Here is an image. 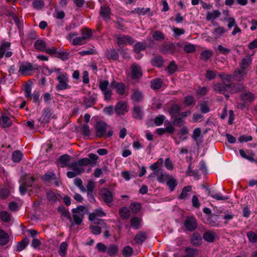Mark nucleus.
<instances>
[{"label": "nucleus", "mask_w": 257, "mask_h": 257, "mask_svg": "<svg viewBox=\"0 0 257 257\" xmlns=\"http://www.w3.org/2000/svg\"><path fill=\"white\" fill-rule=\"evenodd\" d=\"M11 46V43L9 42H4L0 46V59L2 58L7 50Z\"/></svg>", "instance_id": "47"}, {"label": "nucleus", "mask_w": 257, "mask_h": 257, "mask_svg": "<svg viewBox=\"0 0 257 257\" xmlns=\"http://www.w3.org/2000/svg\"><path fill=\"white\" fill-rule=\"evenodd\" d=\"M162 52L163 54H173L176 51V48L174 44H166L162 46Z\"/></svg>", "instance_id": "22"}, {"label": "nucleus", "mask_w": 257, "mask_h": 257, "mask_svg": "<svg viewBox=\"0 0 257 257\" xmlns=\"http://www.w3.org/2000/svg\"><path fill=\"white\" fill-rule=\"evenodd\" d=\"M130 207L133 213H137L141 209L142 205L139 202H133L131 203Z\"/></svg>", "instance_id": "51"}, {"label": "nucleus", "mask_w": 257, "mask_h": 257, "mask_svg": "<svg viewBox=\"0 0 257 257\" xmlns=\"http://www.w3.org/2000/svg\"><path fill=\"white\" fill-rule=\"evenodd\" d=\"M186 254L183 257H195L197 254V250L192 248H187L185 249Z\"/></svg>", "instance_id": "57"}, {"label": "nucleus", "mask_w": 257, "mask_h": 257, "mask_svg": "<svg viewBox=\"0 0 257 257\" xmlns=\"http://www.w3.org/2000/svg\"><path fill=\"white\" fill-rule=\"evenodd\" d=\"M166 184L169 187L170 191L172 192L175 190V188L177 186L178 181L175 178L171 176L166 182Z\"/></svg>", "instance_id": "26"}, {"label": "nucleus", "mask_w": 257, "mask_h": 257, "mask_svg": "<svg viewBox=\"0 0 257 257\" xmlns=\"http://www.w3.org/2000/svg\"><path fill=\"white\" fill-rule=\"evenodd\" d=\"M131 74L133 79L140 78L143 75L141 67L136 63L133 64L131 66Z\"/></svg>", "instance_id": "8"}, {"label": "nucleus", "mask_w": 257, "mask_h": 257, "mask_svg": "<svg viewBox=\"0 0 257 257\" xmlns=\"http://www.w3.org/2000/svg\"><path fill=\"white\" fill-rule=\"evenodd\" d=\"M151 62L153 66L161 67L163 65L164 61L162 57L156 56L152 60Z\"/></svg>", "instance_id": "39"}, {"label": "nucleus", "mask_w": 257, "mask_h": 257, "mask_svg": "<svg viewBox=\"0 0 257 257\" xmlns=\"http://www.w3.org/2000/svg\"><path fill=\"white\" fill-rule=\"evenodd\" d=\"M88 160L87 159H81L77 162H74L69 165V167L79 175L84 172L83 166L88 165Z\"/></svg>", "instance_id": "5"}, {"label": "nucleus", "mask_w": 257, "mask_h": 257, "mask_svg": "<svg viewBox=\"0 0 257 257\" xmlns=\"http://www.w3.org/2000/svg\"><path fill=\"white\" fill-rule=\"evenodd\" d=\"M215 234L212 231H208L203 234V238L205 240L209 242H212L214 241Z\"/></svg>", "instance_id": "37"}, {"label": "nucleus", "mask_w": 257, "mask_h": 257, "mask_svg": "<svg viewBox=\"0 0 257 257\" xmlns=\"http://www.w3.org/2000/svg\"><path fill=\"white\" fill-rule=\"evenodd\" d=\"M246 236L248 241L252 243L257 242V232L255 233L252 231H249L246 233Z\"/></svg>", "instance_id": "44"}, {"label": "nucleus", "mask_w": 257, "mask_h": 257, "mask_svg": "<svg viewBox=\"0 0 257 257\" xmlns=\"http://www.w3.org/2000/svg\"><path fill=\"white\" fill-rule=\"evenodd\" d=\"M135 12L139 15H145L148 14L149 17L153 15V13L150 8H138L135 9Z\"/></svg>", "instance_id": "30"}, {"label": "nucleus", "mask_w": 257, "mask_h": 257, "mask_svg": "<svg viewBox=\"0 0 257 257\" xmlns=\"http://www.w3.org/2000/svg\"><path fill=\"white\" fill-rule=\"evenodd\" d=\"M116 88V91L119 95H123L125 92V85L122 83L113 82L112 84Z\"/></svg>", "instance_id": "38"}, {"label": "nucleus", "mask_w": 257, "mask_h": 257, "mask_svg": "<svg viewBox=\"0 0 257 257\" xmlns=\"http://www.w3.org/2000/svg\"><path fill=\"white\" fill-rule=\"evenodd\" d=\"M146 49V44L145 43L138 42L134 46V50L135 53L139 54L141 51Z\"/></svg>", "instance_id": "50"}, {"label": "nucleus", "mask_w": 257, "mask_h": 257, "mask_svg": "<svg viewBox=\"0 0 257 257\" xmlns=\"http://www.w3.org/2000/svg\"><path fill=\"white\" fill-rule=\"evenodd\" d=\"M192 190L191 186H187L184 187L182 190L180 195L179 196L180 199H184L186 198L188 195H189V192H190Z\"/></svg>", "instance_id": "40"}, {"label": "nucleus", "mask_w": 257, "mask_h": 257, "mask_svg": "<svg viewBox=\"0 0 257 257\" xmlns=\"http://www.w3.org/2000/svg\"><path fill=\"white\" fill-rule=\"evenodd\" d=\"M208 195L211 196L212 198L217 200H226L229 199L228 197L223 196L221 193H213L211 192L208 189Z\"/></svg>", "instance_id": "43"}, {"label": "nucleus", "mask_w": 257, "mask_h": 257, "mask_svg": "<svg viewBox=\"0 0 257 257\" xmlns=\"http://www.w3.org/2000/svg\"><path fill=\"white\" fill-rule=\"evenodd\" d=\"M0 124L3 127H8L12 124V121L8 116L3 115L0 119Z\"/></svg>", "instance_id": "36"}, {"label": "nucleus", "mask_w": 257, "mask_h": 257, "mask_svg": "<svg viewBox=\"0 0 257 257\" xmlns=\"http://www.w3.org/2000/svg\"><path fill=\"white\" fill-rule=\"evenodd\" d=\"M240 98L242 100L246 102H251L255 99V96L251 92H245L240 95Z\"/></svg>", "instance_id": "20"}, {"label": "nucleus", "mask_w": 257, "mask_h": 257, "mask_svg": "<svg viewBox=\"0 0 257 257\" xmlns=\"http://www.w3.org/2000/svg\"><path fill=\"white\" fill-rule=\"evenodd\" d=\"M107 129V124L103 121L97 122L96 126V135L97 137L109 138L113 135V131L111 130H109L107 133L106 131Z\"/></svg>", "instance_id": "3"}, {"label": "nucleus", "mask_w": 257, "mask_h": 257, "mask_svg": "<svg viewBox=\"0 0 257 257\" xmlns=\"http://www.w3.org/2000/svg\"><path fill=\"white\" fill-rule=\"evenodd\" d=\"M247 74V71L242 69L236 68L233 74V77L234 80L237 81H242L243 80Z\"/></svg>", "instance_id": "14"}, {"label": "nucleus", "mask_w": 257, "mask_h": 257, "mask_svg": "<svg viewBox=\"0 0 257 257\" xmlns=\"http://www.w3.org/2000/svg\"><path fill=\"white\" fill-rule=\"evenodd\" d=\"M29 243V239L27 237L24 238L17 245V251H21L25 249Z\"/></svg>", "instance_id": "33"}, {"label": "nucleus", "mask_w": 257, "mask_h": 257, "mask_svg": "<svg viewBox=\"0 0 257 257\" xmlns=\"http://www.w3.org/2000/svg\"><path fill=\"white\" fill-rule=\"evenodd\" d=\"M177 66L174 61L171 62L169 66L166 68V70L170 74H173L177 70Z\"/></svg>", "instance_id": "59"}, {"label": "nucleus", "mask_w": 257, "mask_h": 257, "mask_svg": "<svg viewBox=\"0 0 257 257\" xmlns=\"http://www.w3.org/2000/svg\"><path fill=\"white\" fill-rule=\"evenodd\" d=\"M175 128L171 124L165 128H159L157 130V133L159 135H162L166 133H169L171 134L174 132Z\"/></svg>", "instance_id": "34"}, {"label": "nucleus", "mask_w": 257, "mask_h": 257, "mask_svg": "<svg viewBox=\"0 0 257 257\" xmlns=\"http://www.w3.org/2000/svg\"><path fill=\"white\" fill-rule=\"evenodd\" d=\"M172 118H173L172 123L175 126H180L185 123V121L182 119V117H181L179 115L172 116Z\"/></svg>", "instance_id": "45"}, {"label": "nucleus", "mask_w": 257, "mask_h": 257, "mask_svg": "<svg viewBox=\"0 0 257 257\" xmlns=\"http://www.w3.org/2000/svg\"><path fill=\"white\" fill-rule=\"evenodd\" d=\"M143 98V94L141 92L139 91H135L132 94L131 98L132 99L136 102H139L142 100Z\"/></svg>", "instance_id": "49"}, {"label": "nucleus", "mask_w": 257, "mask_h": 257, "mask_svg": "<svg viewBox=\"0 0 257 257\" xmlns=\"http://www.w3.org/2000/svg\"><path fill=\"white\" fill-rule=\"evenodd\" d=\"M96 98L92 96L84 98V102L87 107H91L95 103Z\"/></svg>", "instance_id": "61"}, {"label": "nucleus", "mask_w": 257, "mask_h": 257, "mask_svg": "<svg viewBox=\"0 0 257 257\" xmlns=\"http://www.w3.org/2000/svg\"><path fill=\"white\" fill-rule=\"evenodd\" d=\"M39 69L37 64H32L28 62H23L20 64L19 72L24 76L30 74V72Z\"/></svg>", "instance_id": "4"}, {"label": "nucleus", "mask_w": 257, "mask_h": 257, "mask_svg": "<svg viewBox=\"0 0 257 257\" xmlns=\"http://www.w3.org/2000/svg\"><path fill=\"white\" fill-rule=\"evenodd\" d=\"M156 176L157 177V180L160 183H164L167 182L169 179L171 175L167 174L162 169H158L157 171H155Z\"/></svg>", "instance_id": "13"}, {"label": "nucleus", "mask_w": 257, "mask_h": 257, "mask_svg": "<svg viewBox=\"0 0 257 257\" xmlns=\"http://www.w3.org/2000/svg\"><path fill=\"white\" fill-rule=\"evenodd\" d=\"M225 32V29L223 27H219L214 29L212 32L214 38L216 39L222 36Z\"/></svg>", "instance_id": "48"}, {"label": "nucleus", "mask_w": 257, "mask_h": 257, "mask_svg": "<svg viewBox=\"0 0 257 257\" xmlns=\"http://www.w3.org/2000/svg\"><path fill=\"white\" fill-rule=\"evenodd\" d=\"M151 88L153 89H158L162 86V81L159 78L154 79L151 82Z\"/></svg>", "instance_id": "46"}, {"label": "nucleus", "mask_w": 257, "mask_h": 257, "mask_svg": "<svg viewBox=\"0 0 257 257\" xmlns=\"http://www.w3.org/2000/svg\"><path fill=\"white\" fill-rule=\"evenodd\" d=\"M12 160L15 163L20 162L23 158V154L20 151H15L12 154Z\"/></svg>", "instance_id": "42"}, {"label": "nucleus", "mask_w": 257, "mask_h": 257, "mask_svg": "<svg viewBox=\"0 0 257 257\" xmlns=\"http://www.w3.org/2000/svg\"><path fill=\"white\" fill-rule=\"evenodd\" d=\"M110 14V9L107 5H104L100 7L99 14L104 20L109 19Z\"/></svg>", "instance_id": "15"}, {"label": "nucleus", "mask_w": 257, "mask_h": 257, "mask_svg": "<svg viewBox=\"0 0 257 257\" xmlns=\"http://www.w3.org/2000/svg\"><path fill=\"white\" fill-rule=\"evenodd\" d=\"M239 152L240 156L242 158L246 159L251 162H255L257 163V159L255 160L254 159V154L253 153L248 152V154H247L243 150H240Z\"/></svg>", "instance_id": "32"}, {"label": "nucleus", "mask_w": 257, "mask_h": 257, "mask_svg": "<svg viewBox=\"0 0 257 257\" xmlns=\"http://www.w3.org/2000/svg\"><path fill=\"white\" fill-rule=\"evenodd\" d=\"M153 38L154 40L158 41H161L165 39V36L163 32L160 31H156L153 34Z\"/></svg>", "instance_id": "52"}, {"label": "nucleus", "mask_w": 257, "mask_h": 257, "mask_svg": "<svg viewBox=\"0 0 257 257\" xmlns=\"http://www.w3.org/2000/svg\"><path fill=\"white\" fill-rule=\"evenodd\" d=\"M221 15V13L219 10H213L212 12H208L206 14V20L210 21L219 18Z\"/></svg>", "instance_id": "35"}, {"label": "nucleus", "mask_w": 257, "mask_h": 257, "mask_svg": "<svg viewBox=\"0 0 257 257\" xmlns=\"http://www.w3.org/2000/svg\"><path fill=\"white\" fill-rule=\"evenodd\" d=\"M212 55V52L211 50H205L201 52L200 58L201 59L207 61Z\"/></svg>", "instance_id": "55"}, {"label": "nucleus", "mask_w": 257, "mask_h": 257, "mask_svg": "<svg viewBox=\"0 0 257 257\" xmlns=\"http://www.w3.org/2000/svg\"><path fill=\"white\" fill-rule=\"evenodd\" d=\"M39 179L37 177L26 175L23 179L22 184L19 187L21 194L24 195L26 192L29 191V188H40L41 185L37 183Z\"/></svg>", "instance_id": "1"}, {"label": "nucleus", "mask_w": 257, "mask_h": 257, "mask_svg": "<svg viewBox=\"0 0 257 257\" xmlns=\"http://www.w3.org/2000/svg\"><path fill=\"white\" fill-rule=\"evenodd\" d=\"M0 217L3 221L9 222L11 220L10 213L6 211H3L0 213Z\"/></svg>", "instance_id": "58"}, {"label": "nucleus", "mask_w": 257, "mask_h": 257, "mask_svg": "<svg viewBox=\"0 0 257 257\" xmlns=\"http://www.w3.org/2000/svg\"><path fill=\"white\" fill-rule=\"evenodd\" d=\"M105 55L108 59H113L114 60H117L119 57L118 53L114 49L107 50Z\"/></svg>", "instance_id": "28"}, {"label": "nucleus", "mask_w": 257, "mask_h": 257, "mask_svg": "<svg viewBox=\"0 0 257 257\" xmlns=\"http://www.w3.org/2000/svg\"><path fill=\"white\" fill-rule=\"evenodd\" d=\"M228 86V92L232 94L239 93L243 91L245 87L244 84L242 83H229Z\"/></svg>", "instance_id": "11"}, {"label": "nucleus", "mask_w": 257, "mask_h": 257, "mask_svg": "<svg viewBox=\"0 0 257 257\" xmlns=\"http://www.w3.org/2000/svg\"><path fill=\"white\" fill-rule=\"evenodd\" d=\"M141 221L142 219L135 216L132 217L130 220L131 227L134 229H139L141 227Z\"/></svg>", "instance_id": "19"}, {"label": "nucleus", "mask_w": 257, "mask_h": 257, "mask_svg": "<svg viewBox=\"0 0 257 257\" xmlns=\"http://www.w3.org/2000/svg\"><path fill=\"white\" fill-rule=\"evenodd\" d=\"M128 111L125 101H120L115 106V112L118 115H123Z\"/></svg>", "instance_id": "10"}, {"label": "nucleus", "mask_w": 257, "mask_h": 257, "mask_svg": "<svg viewBox=\"0 0 257 257\" xmlns=\"http://www.w3.org/2000/svg\"><path fill=\"white\" fill-rule=\"evenodd\" d=\"M119 213L120 217L122 219H128L131 215V212L129 209L125 206L122 207L119 209Z\"/></svg>", "instance_id": "31"}, {"label": "nucleus", "mask_w": 257, "mask_h": 257, "mask_svg": "<svg viewBox=\"0 0 257 257\" xmlns=\"http://www.w3.org/2000/svg\"><path fill=\"white\" fill-rule=\"evenodd\" d=\"M214 90L219 94H225L228 92V84L223 83H217L213 85Z\"/></svg>", "instance_id": "12"}, {"label": "nucleus", "mask_w": 257, "mask_h": 257, "mask_svg": "<svg viewBox=\"0 0 257 257\" xmlns=\"http://www.w3.org/2000/svg\"><path fill=\"white\" fill-rule=\"evenodd\" d=\"M32 5L34 9L41 10L44 7L45 3L43 0H35Z\"/></svg>", "instance_id": "56"}, {"label": "nucleus", "mask_w": 257, "mask_h": 257, "mask_svg": "<svg viewBox=\"0 0 257 257\" xmlns=\"http://www.w3.org/2000/svg\"><path fill=\"white\" fill-rule=\"evenodd\" d=\"M109 82L108 80L100 81L99 88L101 91H104L108 89Z\"/></svg>", "instance_id": "63"}, {"label": "nucleus", "mask_w": 257, "mask_h": 257, "mask_svg": "<svg viewBox=\"0 0 257 257\" xmlns=\"http://www.w3.org/2000/svg\"><path fill=\"white\" fill-rule=\"evenodd\" d=\"M87 194H90L93 193V190L95 188V183L92 180H89L86 186Z\"/></svg>", "instance_id": "62"}, {"label": "nucleus", "mask_w": 257, "mask_h": 257, "mask_svg": "<svg viewBox=\"0 0 257 257\" xmlns=\"http://www.w3.org/2000/svg\"><path fill=\"white\" fill-rule=\"evenodd\" d=\"M82 37L87 42L93 37L92 31L89 28H84L81 30Z\"/></svg>", "instance_id": "25"}, {"label": "nucleus", "mask_w": 257, "mask_h": 257, "mask_svg": "<svg viewBox=\"0 0 257 257\" xmlns=\"http://www.w3.org/2000/svg\"><path fill=\"white\" fill-rule=\"evenodd\" d=\"M148 238L146 232L141 231L136 234L135 237V240L137 244H142V243Z\"/></svg>", "instance_id": "18"}, {"label": "nucleus", "mask_w": 257, "mask_h": 257, "mask_svg": "<svg viewBox=\"0 0 257 257\" xmlns=\"http://www.w3.org/2000/svg\"><path fill=\"white\" fill-rule=\"evenodd\" d=\"M184 226L190 231H193L197 227V221L194 217L187 216L184 221Z\"/></svg>", "instance_id": "7"}, {"label": "nucleus", "mask_w": 257, "mask_h": 257, "mask_svg": "<svg viewBox=\"0 0 257 257\" xmlns=\"http://www.w3.org/2000/svg\"><path fill=\"white\" fill-rule=\"evenodd\" d=\"M132 114L135 118L142 119L143 117L144 112L140 106H135L134 107Z\"/></svg>", "instance_id": "21"}, {"label": "nucleus", "mask_w": 257, "mask_h": 257, "mask_svg": "<svg viewBox=\"0 0 257 257\" xmlns=\"http://www.w3.org/2000/svg\"><path fill=\"white\" fill-rule=\"evenodd\" d=\"M251 62V58L249 56H246L245 57L242 59L239 63L240 69L246 71L247 68L250 65Z\"/></svg>", "instance_id": "16"}, {"label": "nucleus", "mask_w": 257, "mask_h": 257, "mask_svg": "<svg viewBox=\"0 0 257 257\" xmlns=\"http://www.w3.org/2000/svg\"><path fill=\"white\" fill-rule=\"evenodd\" d=\"M69 76L66 72L59 73L57 77L58 83L56 86V89L58 91L64 90L70 88L69 85Z\"/></svg>", "instance_id": "2"}, {"label": "nucleus", "mask_w": 257, "mask_h": 257, "mask_svg": "<svg viewBox=\"0 0 257 257\" xmlns=\"http://www.w3.org/2000/svg\"><path fill=\"white\" fill-rule=\"evenodd\" d=\"M100 196L101 199L107 205L111 203L113 200L112 192L106 188H102L100 191Z\"/></svg>", "instance_id": "6"}, {"label": "nucleus", "mask_w": 257, "mask_h": 257, "mask_svg": "<svg viewBox=\"0 0 257 257\" xmlns=\"http://www.w3.org/2000/svg\"><path fill=\"white\" fill-rule=\"evenodd\" d=\"M88 157L89 158H83V159H87L88 160V165H90L91 166H95L97 162L98 157L96 155L92 153L89 154Z\"/></svg>", "instance_id": "41"}, {"label": "nucleus", "mask_w": 257, "mask_h": 257, "mask_svg": "<svg viewBox=\"0 0 257 257\" xmlns=\"http://www.w3.org/2000/svg\"><path fill=\"white\" fill-rule=\"evenodd\" d=\"M118 252L117 246L115 244H111L107 249V254L110 256L115 255Z\"/></svg>", "instance_id": "53"}, {"label": "nucleus", "mask_w": 257, "mask_h": 257, "mask_svg": "<svg viewBox=\"0 0 257 257\" xmlns=\"http://www.w3.org/2000/svg\"><path fill=\"white\" fill-rule=\"evenodd\" d=\"M86 43L87 41L82 36L75 38L72 41V44L74 46L82 45Z\"/></svg>", "instance_id": "54"}, {"label": "nucleus", "mask_w": 257, "mask_h": 257, "mask_svg": "<svg viewBox=\"0 0 257 257\" xmlns=\"http://www.w3.org/2000/svg\"><path fill=\"white\" fill-rule=\"evenodd\" d=\"M133 248L130 246L124 247L122 251V254L124 257H130L133 254Z\"/></svg>", "instance_id": "60"}, {"label": "nucleus", "mask_w": 257, "mask_h": 257, "mask_svg": "<svg viewBox=\"0 0 257 257\" xmlns=\"http://www.w3.org/2000/svg\"><path fill=\"white\" fill-rule=\"evenodd\" d=\"M116 39L118 45H132L135 42L134 39L128 35H119L117 36Z\"/></svg>", "instance_id": "9"}, {"label": "nucleus", "mask_w": 257, "mask_h": 257, "mask_svg": "<svg viewBox=\"0 0 257 257\" xmlns=\"http://www.w3.org/2000/svg\"><path fill=\"white\" fill-rule=\"evenodd\" d=\"M9 241L8 234L4 230L0 229V245H6Z\"/></svg>", "instance_id": "23"}, {"label": "nucleus", "mask_w": 257, "mask_h": 257, "mask_svg": "<svg viewBox=\"0 0 257 257\" xmlns=\"http://www.w3.org/2000/svg\"><path fill=\"white\" fill-rule=\"evenodd\" d=\"M34 48L39 52H44L47 47L46 42L42 39H38L34 43Z\"/></svg>", "instance_id": "17"}, {"label": "nucleus", "mask_w": 257, "mask_h": 257, "mask_svg": "<svg viewBox=\"0 0 257 257\" xmlns=\"http://www.w3.org/2000/svg\"><path fill=\"white\" fill-rule=\"evenodd\" d=\"M68 244L66 242H63L61 243L59 248V254L64 255L67 249Z\"/></svg>", "instance_id": "64"}, {"label": "nucleus", "mask_w": 257, "mask_h": 257, "mask_svg": "<svg viewBox=\"0 0 257 257\" xmlns=\"http://www.w3.org/2000/svg\"><path fill=\"white\" fill-rule=\"evenodd\" d=\"M70 159V156L67 154H65L61 156L58 159V162L61 164V167L66 166L69 167L70 164L68 162Z\"/></svg>", "instance_id": "27"}, {"label": "nucleus", "mask_w": 257, "mask_h": 257, "mask_svg": "<svg viewBox=\"0 0 257 257\" xmlns=\"http://www.w3.org/2000/svg\"><path fill=\"white\" fill-rule=\"evenodd\" d=\"M202 242V236L201 234L198 232L193 233L191 243L195 246H199Z\"/></svg>", "instance_id": "29"}, {"label": "nucleus", "mask_w": 257, "mask_h": 257, "mask_svg": "<svg viewBox=\"0 0 257 257\" xmlns=\"http://www.w3.org/2000/svg\"><path fill=\"white\" fill-rule=\"evenodd\" d=\"M41 178L45 182H50L51 180H56L57 177L54 172L48 171L45 174L41 176Z\"/></svg>", "instance_id": "24"}]
</instances>
